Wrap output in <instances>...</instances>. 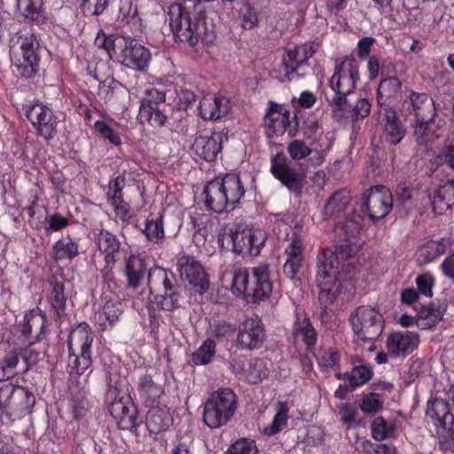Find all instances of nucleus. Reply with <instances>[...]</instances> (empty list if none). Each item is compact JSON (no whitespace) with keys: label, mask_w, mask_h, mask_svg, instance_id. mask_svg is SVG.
Segmentation results:
<instances>
[{"label":"nucleus","mask_w":454,"mask_h":454,"mask_svg":"<svg viewBox=\"0 0 454 454\" xmlns=\"http://www.w3.org/2000/svg\"><path fill=\"white\" fill-rule=\"evenodd\" d=\"M178 270L182 278L197 288L200 293H205L209 287L207 275L193 256L183 255L178 259Z\"/></svg>","instance_id":"5701e85b"},{"label":"nucleus","mask_w":454,"mask_h":454,"mask_svg":"<svg viewBox=\"0 0 454 454\" xmlns=\"http://www.w3.org/2000/svg\"><path fill=\"white\" fill-rule=\"evenodd\" d=\"M255 450L254 442L242 438L229 447L227 454H254Z\"/></svg>","instance_id":"774afa93"},{"label":"nucleus","mask_w":454,"mask_h":454,"mask_svg":"<svg viewBox=\"0 0 454 454\" xmlns=\"http://www.w3.org/2000/svg\"><path fill=\"white\" fill-rule=\"evenodd\" d=\"M266 240L265 232L261 229L232 225L224 227L218 234L217 242L221 248L231 250L239 254L256 255Z\"/></svg>","instance_id":"423d86ee"},{"label":"nucleus","mask_w":454,"mask_h":454,"mask_svg":"<svg viewBox=\"0 0 454 454\" xmlns=\"http://www.w3.org/2000/svg\"><path fill=\"white\" fill-rule=\"evenodd\" d=\"M452 242L450 238H442L439 240H430L427 242L420 251V256L424 258L425 262H430L438 256L443 254L447 248L451 247Z\"/></svg>","instance_id":"de8ad7c7"},{"label":"nucleus","mask_w":454,"mask_h":454,"mask_svg":"<svg viewBox=\"0 0 454 454\" xmlns=\"http://www.w3.org/2000/svg\"><path fill=\"white\" fill-rule=\"evenodd\" d=\"M270 171L290 192L301 195L304 187L303 173L292 163L283 152L271 155Z\"/></svg>","instance_id":"9d476101"},{"label":"nucleus","mask_w":454,"mask_h":454,"mask_svg":"<svg viewBox=\"0 0 454 454\" xmlns=\"http://www.w3.org/2000/svg\"><path fill=\"white\" fill-rule=\"evenodd\" d=\"M17 7L23 19L31 24L43 25L48 20V15L43 0H16Z\"/></svg>","instance_id":"2f4dec72"},{"label":"nucleus","mask_w":454,"mask_h":454,"mask_svg":"<svg viewBox=\"0 0 454 454\" xmlns=\"http://www.w3.org/2000/svg\"><path fill=\"white\" fill-rule=\"evenodd\" d=\"M231 292L243 295L247 303H256L268 299L272 292L269 265L239 268L233 273Z\"/></svg>","instance_id":"f03ea898"},{"label":"nucleus","mask_w":454,"mask_h":454,"mask_svg":"<svg viewBox=\"0 0 454 454\" xmlns=\"http://www.w3.org/2000/svg\"><path fill=\"white\" fill-rule=\"evenodd\" d=\"M151 60L150 50L139 43L137 39L127 35L114 61L134 71L145 73L149 69Z\"/></svg>","instance_id":"2eb2a0df"},{"label":"nucleus","mask_w":454,"mask_h":454,"mask_svg":"<svg viewBox=\"0 0 454 454\" xmlns=\"http://www.w3.org/2000/svg\"><path fill=\"white\" fill-rule=\"evenodd\" d=\"M118 17L121 23L131 25L133 32L142 31V20L137 14V6L131 2L126 1L121 4Z\"/></svg>","instance_id":"3c124183"},{"label":"nucleus","mask_w":454,"mask_h":454,"mask_svg":"<svg viewBox=\"0 0 454 454\" xmlns=\"http://www.w3.org/2000/svg\"><path fill=\"white\" fill-rule=\"evenodd\" d=\"M20 56L12 62V72L26 79L35 76L39 69V41L35 34L21 35Z\"/></svg>","instance_id":"f8f14e48"},{"label":"nucleus","mask_w":454,"mask_h":454,"mask_svg":"<svg viewBox=\"0 0 454 454\" xmlns=\"http://www.w3.org/2000/svg\"><path fill=\"white\" fill-rule=\"evenodd\" d=\"M137 390L147 406L154 405L157 400L163 394L162 386L155 382L153 377L149 374H145L139 377Z\"/></svg>","instance_id":"58836bf2"},{"label":"nucleus","mask_w":454,"mask_h":454,"mask_svg":"<svg viewBox=\"0 0 454 454\" xmlns=\"http://www.w3.org/2000/svg\"><path fill=\"white\" fill-rule=\"evenodd\" d=\"M25 115L35 129L36 135L51 140L57 133L58 120L53 111L42 103H34L24 107Z\"/></svg>","instance_id":"dca6fc26"},{"label":"nucleus","mask_w":454,"mask_h":454,"mask_svg":"<svg viewBox=\"0 0 454 454\" xmlns=\"http://www.w3.org/2000/svg\"><path fill=\"white\" fill-rule=\"evenodd\" d=\"M434 121V120H421V118H414V136L419 144L427 145L434 139V135L429 134L428 132L429 125Z\"/></svg>","instance_id":"bf43d9fd"},{"label":"nucleus","mask_w":454,"mask_h":454,"mask_svg":"<svg viewBox=\"0 0 454 454\" xmlns=\"http://www.w3.org/2000/svg\"><path fill=\"white\" fill-rule=\"evenodd\" d=\"M228 140V132L224 129L207 132L196 136L192 145L193 153L206 161H213L222 152L223 142Z\"/></svg>","instance_id":"f3484780"},{"label":"nucleus","mask_w":454,"mask_h":454,"mask_svg":"<svg viewBox=\"0 0 454 454\" xmlns=\"http://www.w3.org/2000/svg\"><path fill=\"white\" fill-rule=\"evenodd\" d=\"M372 105L370 101L362 98H359L355 106H352L346 98V106H333L331 107L333 116L334 119L340 121L346 118H351L352 120H359L367 117L371 113Z\"/></svg>","instance_id":"72a5a7b5"},{"label":"nucleus","mask_w":454,"mask_h":454,"mask_svg":"<svg viewBox=\"0 0 454 454\" xmlns=\"http://www.w3.org/2000/svg\"><path fill=\"white\" fill-rule=\"evenodd\" d=\"M373 372L366 364H361L352 367L350 372H344V376L353 388L367 383L372 377Z\"/></svg>","instance_id":"864d4df0"},{"label":"nucleus","mask_w":454,"mask_h":454,"mask_svg":"<svg viewBox=\"0 0 454 454\" xmlns=\"http://www.w3.org/2000/svg\"><path fill=\"white\" fill-rule=\"evenodd\" d=\"M403 107L414 118L434 120L438 108L434 99L425 92L411 90L403 102Z\"/></svg>","instance_id":"aec40b11"},{"label":"nucleus","mask_w":454,"mask_h":454,"mask_svg":"<svg viewBox=\"0 0 454 454\" xmlns=\"http://www.w3.org/2000/svg\"><path fill=\"white\" fill-rule=\"evenodd\" d=\"M86 395V391L83 388L78 387L71 388L68 407L73 414V419L76 420L85 417L89 411V402Z\"/></svg>","instance_id":"c03bdc74"},{"label":"nucleus","mask_w":454,"mask_h":454,"mask_svg":"<svg viewBox=\"0 0 454 454\" xmlns=\"http://www.w3.org/2000/svg\"><path fill=\"white\" fill-rule=\"evenodd\" d=\"M105 104L114 113L124 112L129 108L130 95L129 90L120 82L112 79L107 86L100 89Z\"/></svg>","instance_id":"bb28decb"},{"label":"nucleus","mask_w":454,"mask_h":454,"mask_svg":"<svg viewBox=\"0 0 454 454\" xmlns=\"http://www.w3.org/2000/svg\"><path fill=\"white\" fill-rule=\"evenodd\" d=\"M6 397L4 405L19 413V416H26L30 413L35 403V396L24 387H13L5 386L0 388V403Z\"/></svg>","instance_id":"4be33fe9"},{"label":"nucleus","mask_w":454,"mask_h":454,"mask_svg":"<svg viewBox=\"0 0 454 454\" xmlns=\"http://www.w3.org/2000/svg\"><path fill=\"white\" fill-rule=\"evenodd\" d=\"M147 286L149 293L154 294L158 308L173 311L181 306L182 287L176 277L170 270L155 266L148 270Z\"/></svg>","instance_id":"20e7f679"},{"label":"nucleus","mask_w":454,"mask_h":454,"mask_svg":"<svg viewBox=\"0 0 454 454\" xmlns=\"http://www.w3.org/2000/svg\"><path fill=\"white\" fill-rule=\"evenodd\" d=\"M94 243L107 265H114L119 259L121 241L118 237L106 229L94 233Z\"/></svg>","instance_id":"c85d7f7f"},{"label":"nucleus","mask_w":454,"mask_h":454,"mask_svg":"<svg viewBox=\"0 0 454 454\" xmlns=\"http://www.w3.org/2000/svg\"><path fill=\"white\" fill-rule=\"evenodd\" d=\"M351 201L349 192L346 190H338L334 192L327 200L323 209L324 220L337 217L344 212Z\"/></svg>","instance_id":"c9c22d12"},{"label":"nucleus","mask_w":454,"mask_h":454,"mask_svg":"<svg viewBox=\"0 0 454 454\" xmlns=\"http://www.w3.org/2000/svg\"><path fill=\"white\" fill-rule=\"evenodd\" d=\"M231 109L230 99L222 95L208 93L199 103V115L203 120H218L226 115Z\"/></svg>","instance_id":"cd10ccee"},{"label":"nucleus","mask_w":454,"mask_h":454,"mask_svg":"<svg viewBox=\"0 0 454 454\" xmlns=\"http://www.w3.org/2000/svg\"><path fill=\"white\" fill-rule=\"evenodd\" d=\"M95 130L105 139H107L114 145H120L121 139L120 136L104 121H97L94 123Z\"/></svg>","instance_id":"69168bd1"},{"label":"nucleus","mask_w":454,"mask_h":454,"mask_svg":"<svg viewBox=\"0 0 454 454\" xmlns=\"http://www.w3.org/2000/svg\"><path fill=\"white\" fill-rule=\"evenodd\" d=\"M171 424L170 414L164 408L151 406L147 417V427L151 433L165 431Z\"/></svg>","instance_id":"37998d69"},{"label":"nucleus","mask_w":454,"mask_h":454,"mask_svg":"<svg viewBox=\"0 0 454 454\" xmlns=\"http://www.w3.org/2000/svg\"><path fill=\"white\" fill-rule=\"evenodd\" d=\"M372 435L376 441L395 437L396 421L386 420L383 417H377L371 426Z\"/></svg>","instance_id":"09e8293b"},{"label":"nucleus","mask_w":454,"mask_h":454,"mask_svg":"<svg viewBox=\"0 0 454 454\" xmlns=\"http://www.w3.org/2000/svg\"><path fill=\"white\" fill-rule=\"evenodd\" d=\"M124 38V35H106L103 29H99L95 38V45L105 50L109 59L114 61Z\"/></svg>","instance_id":"79ce46f5"},{"label":"nucleus","mask_w":454,"mask_h":454,"mask_svg":"<svg viewBox=\"0 0 454 454\" xmlns=\"http://www.w3.org/2000/svg\"><path fill=\"white\" fill-rule=\"evenodd\" d=\"M446 310V300H437L428 306L422 307L416 318L408 314H403L400 317V324L403 326H411L416 324L421 329H430L442 319Z\"/></svg>","instance_id":"a211bd4d"},{"label":"nucleus","mask_w":454,"mask_h":454,"mask_svg":"<svg viewBox=\"0 0 454 454\" xmlns=\"http://www.w3.org/2000/svg\"><path fill=\"white\" fill-rule=\"evenodd\" d=\"M393 207V196L384 185H376L366 190L361 198L360 210L372 222L386 217Z\"/></svg>","instance_id":"ddd939ff"},{"label":"nucleus","mask_w":454,"mask_h":454,"mask_svg":"<svg viewBox=\"0 0 454 454\" xmlns=\"http://www.w3.org/2000/svg\"><path fill=\"white\" fill-rule=\"evenodd\" d=\"M49 285L51 286L49 301L55 315L60 318L65 315L66 310L67 296L64 293L65 285L63 282H59L56 279H51Z\"/></svg>","instance_id":"a18cd8bd"},{"label":"nucleus","mask_w":454,"mask_h":454,"mask_svg":"<svg viewBox=\"0 0 454 454\" xmlns=\"http://www.w3.org/2000/svg\"><path fill=\"white\" fill-rule=\"evenodd\" d=\"M146 270V262L144 258L137 254H129L124 261L127 286L137 289L144 280Z\"/></svg>","instance_id":"473e14b6"},{"label":"nucleus","mask_w":454,"mask_h":454,"mask_svg":"<svg viewBox=\"0 0 454 454\" xmlns=\"http://www.w3.org/2000/svg\"><path fill=\"white\" fill-rule=\"evenodd\" d=\"M349 320L357 340H374L383 332V316L370 306H359L352 312Z\"/></svg>","instance_id":"1a4fd4ad"},{"label":"nucleus","mask_w":454,"mask_h":454,"mask_svg":"<svg viewBox=\"0 0 454 454\" xmlns=\"http://www.w3.org/2000/svg\"><path fill=\"white\" fill-rule=\"evenodd\" d=\"M304 242L301 237L294 233L290 242L285 248L284 254L286 256L283 265V273L289 279L293 280L299 273L304 261Z\"/></svg>","instance_id":"b1692460"},{"label":"nucleus","mask_w":454,"mask_h":454,"mask_svg":"<svg viewBox=\"0 0 454 454\" xmlns=\"http://www.w3.org/2000/svg\"><path fill=\"white\" fill-rule=\"evenodd\" d=\"M356 253L357 247L350 243H341L326 248L317 257V270L325 268L327 273L333 272L340 278L342 272H349Z\"/></svg>","instance_id":"9b49d317"},{"label":"nucleus","mask_w":454,"mask_h":454,"mask_svg":"<svg viewBox=\"0 0 454 454\" xmlns=\"http://www.w3.org/2000/svg\"><path fill=\"white\" fill-rule=\"evenodd\" d=\"M426 417L442 431L453 434L454 416L450 411L449 403L442 399L432 397L427 402Z\"/></svg>","instance_id":"393cba45"},{"label":"nucleus","mask_w":454,"mask_h":454,"mask_svg":"<svg viewBox=\"0 0 454 454\" xmlns=\"http://www.w3.org/2000/svg\"><path fill=\"white\" fill-rule=\"evenodd\" d=\"M109 411L119 429L137 432L140 424L137 420V410L129 395L114 399L109 406Z\"/></svg>","instance_id":"6ab92c4d"},{"label":"nucleus","mask_w":454,"mask_h":454,"mask_svg":"<svg viewBox=\"0 0 454 454\" xmlns=\"http://www.w3.org/2000/svg\"><path fill=\"white\" fill-rule=\"evenodd\" d=\"M287 153L294 160L305 159L310 153V147L302 140H294L287 145Z\"/></svg>","instance_id":"338daca9"},{"label":"nucleus","mask_w":454,"mask_h":454,"mask_svg":"<svg viewBox=\"0 0 454 454\" xmlns=\"http://www.w3.org/2000/svg\"><path fill=\"white\" fill-rule=\"evenodd\" d=\"M316 282L319 289L318 301L325 309L336 299L340 286V278L335 273H327L325 268H321L317 270Z\"/></svg>","instance_id":"c756f323"},{"label":"nucleus","mask_w":454,"mask_h":454,"mask_svg":"<svg viewBox=\"0 0 454 454\" xmlns=\"http://www.w3.org/2000/svg\"><path fill=\"white\" fill-rule=\"evenodd\" d=\"M46 324L45 315L39 309H32L26 313L24 324L21 325V333L28 336L35 341H40L44 335Z\"/></svg>","instance_id":"f704fd0d"},{"label":"nucleus","mask_w":454,"mask_h":454,"mask_svg":"<svg viewBox=\"0 0 454 454\" xmlns=\"http://www.w3.org/2000/svg\"><path fill=\"white\" fill-rule=\"evenodd\" d=\"M138 119L140 122L147 121L152 127H163L168 117L160 106L153 107L144 105V107L139 109Z\"/></svg>","instance_id":"603ef678"},{"label":"nucleus","mask_w":454,"mask_h":454,"mask_svg":"<svg viewBox=\"0 0 454 454\" xmlns=\"http://www.w3.org/2000/svg\"><path fill=\"white\" fill-rule=\"evenodd\" d=\"M264 340L265 330L262 320L257 317L247 318L238 333V347L247 350L257 349Z\"/></svg>","instance_id":"412c9836"},{"label":"nucleus","mask_w":454,"mask_h":454,"mask_svg":"<svg viewBox=\"0 0 454 454\" xmlns=\"http://www.w3.org/2000/svg\"><path fill=\"white\" fill-rule=\"evenodd\" d=\"M110 0H81L80 8L84 15L98 16L109 5Z\"/></svg>","instance_id":"e2e57ef3"},{"label":"nucleus","mask_w":454,"mask_h":454,"mask_svg":"<svg viewBox=\"0 0 454 454\" xmlns=\"http://www.w3.org/2000/svg\"><path fill=\"white\" fill-rule=\"evenodd\" d=\"M142 231L147 240L158 243L164 238L163 216L160 215L156 219H147Z\"/></svg>","instance_id":"13d9d810"},{"label":"nucleus","mask_w":454,"mask_h":454,"mask_svg":"<svg viewBox=\"0 0 454 454\" xmlns=\"http://www.w3.org/2000/svg\"><path fill=\"white\" fill-rule=\"evenodd\" d=\"M341 357L340 350L334 348L324 350L323 353L317 358L318 364L325 368H335L338 367L339 362Z\"/></svg>","instance_id":"0e129e2a"},{"label":"nucleus","mask_w":454,"mask_h":454,"mask_svg":"<svg viewBox=\"0 0 454 454\" xmlns=\"http://www.w3.org/2000/svg\"><path fill=\"white\" fill-rule=\"evenodd\" d=\"M384 137L391 145L399 144L405 136V129L391 108H385Z\"/></svg>","instance_id":"4c0bfd02"},{"label":"nucleus","mask_w":454,"mask_h":454,"mask_svg":"<svg viewBox=\"0 0 454 454\" xmlns=\"http://www.w3.org/2000/svg\"><path fill=\"white\" fill-rule=\"evenodd\" d=\"M169 26L176 40L194 46L200 40L208 44L215 40V34L208 30L204 20L192 22L189 12L177 3L171 4L168 7Z\"/></svg>","instance_id":"7ed1b4c3"},{"label":"nucleus","mask_w":454,"mask_h":454,"mask_svg":"<svg viewBox=\"0 0 454 454\" xmlns=\"http://www.w3.org/2000/svg\"><path fill=\"white\" fill-rule=\"evenodd\" d=\"M362 228V218L357 214H352L345 217L342 222L335 225V231L339 234L343 233L348 238L356 237Z\"/></svg>","instance_id":"5fc2aeb1"},{"label":"nucleus","mask_w":454,"mask_h":454,"mask_svg":"<svg viewBox=\"0 0 454 454\" xmlns=\"http://www.w3.org/2000/svg\"><path fill=\"white\" fill-rule=\"evenodd\" d=\"M55 259L61 260H73L79 254V243L67 238H63L58 240L54 247Z\"/></svg>","instance_id":"8fccbe9b"},{"label":"nucleus","mask_w":454,"mask_h":454,"mask_svg":"<svg viewBox=\"0 0 454 454\" xmlns=\"http://www.w3.org/2000/svg\"><path fill=\"white\" fill-rule=\"evenodd\" d=\"M125 185V177L123 176H118L114 180L111 181L108 187L107 198L112 205L121 203L123 199L122 190Z\"/></svg>","instance_id":"680f3d73"},{"label":"nucleus","mask_w":454,"mask_h":454,"mask_svg":"<svg viewBox=\"0 0 454 454\" xmlns=\"http://www.w3.org/2000/svg\"><path fill=\"white\" fill-rule=\"evenodd\" d=\"M123 312V304L120 301H106L97 315V321L103 331L112 328Z\"/></svg>","instance_id":"a19ab883"},{"label":"nucleus","mask_w":454,"mask_h":454,"mask_svg":"<svg viewBox=\"0 0 454 454\" xmlns=\"http://www.w3.org/2000/svg\"><path fill=\"white\" fill-rule=\"evenodd\" d=\"M19 363L20 357L17 352L11 351L7 353L0 362V381L9 380L22 372L18 368Z\"/></svg>","instance_id":"6e6d98bb"},{"label":"nucleus","mask_w":454,"mask_h":454,"mask_svg":"<svg viewBox=\"0 0 454 454\" xmlns=\"http://www.w3.org/2000/svg\"><path fill=\"white\" fill-rule=\"evenodd\" d=\"M237 409V395L231 388L213 392L204 403L203 422L215 429L226 425Z\"/></svg>","instance_id":"6e6552de"},{"label":"nucleus","mask_w":454,"mask_h":454,"mask_svg":"<svg viewBox=\"0 0 454 454\" xmlns=\"http://www.w3.org/2000/svg\"><path fill=\"white\" fill-rule=\"evenodd\" d=\"M359 62L353 56L335 60L334 72L329 80L333 95L327 97L330 107L346 106V98L353 94L360 81Z\"/></svg>","instance_id":"39448f33"},{"label":"nucleus","mask_w":454,"mask_h":454,"mask_svg":"<svg viewBox=\"0 0 454 454\" xmlns=\"http://www.w3.org/2000/svg\"><path fill=\"white\" fill-rule=\"evenodd\" d=\"M292 340L294 345H305L310 351L317 341V333L305 314L296 313L292 330Z\"/></svg>","instance_id":"7c9ffc66"},{"label":"nucleus","mask_w":454,"mask_h":454,"mask_svg":"<svg viewBox=\"0 0 454 454\" xmlns=\"http://www.w3.org/2000/svg\"><path fill=\"white\" fill-rule=\"evenodd\" d=\"M419 334L413 332H395L388 334L386 347L391 356H405L411 354L419 345Z\"/></svg>","instance_id":"a878e982"},{"label":"nucleus","mask_w":454,"mask_h":454,"mask_svg":"<svg viewBox=\"0 0 454 454\" xmlns=\"http://www.w3.org/2000/svg\"><path fill=\"white\" fill-rule=\"evenodd\" d=\"M289 407L286 403H279L278 404L277 412L270 424L264 427L262 433L266 436H273L281 432L286 426L288 421Z\"/></svg>","instance_id":"49530a36"},{"label":"nucleus","mask_w":454,"mask_h":454,"mask_svg":"<svg viewBox=\"0 0 454 454\" xmlns=\"http://www.w3.org/2000/svg\"><path fill=\"white\" fill-rule=\"evenodd\" d=\"M384 399L380 394L368 393L362 398L360 409L366 414H375L383 406Z\"/></svg>","instance_id":"052dcab7"},{"label":"nucleus","mask_w":454,"mask_h":454,"mask_svg":"<svg viewBox=\"0 0 454 454\" xmlns=\"http://www.w3.org/2000/svg\"><path fill=\"white\" fill-rule=\"evenodd\" d=\"M402 88V82L396 76L381 78L377 89V103L380 109L387 107V100L395 96Z\"/></svg>","instance_id":"ea45409f"},{"label":"nucleus","mask_w":454,"mask_h":454,"mask_svg":"<svg viewBox=\"0 0 454 454\" xmlns=\"http://www.w3.org/2000/svg\"><path fill=\"white\" fill-rule=\"evenodd\" d=\"M93 332L85 323L77 325L68 337V369L70 374L82 375L91 365Z\"/></svg>","instance_id":"0eeeda50"},{"label":"nucleus","mask_w":454,"mask_h":454,"mask_svg":"<svg viewBox=\"0 0 454 454\" xmlns=\"http://www.w3.org/2000/svg\"><path fill=\"white\" fill-rule=\"evenodd\" d=\"M215 352V342L212 339H207L192 354V360L196 365H205L212 361Z\"/></svg>","instance_id":"4d7b16f0"},{"label":"nucleus","mask_w":454,"mask_h":454,"mask_svg":"<svg viewBox=\"0 0 454 454\" xmlns=\"http://www.w3.org/2000/svg\"><path fill=\"white\" fill-rule=\"evenodd\" d=\"M316 51L312 43H303L293 50H288L282 60L285 78L293 82L307 76L310 70L308 60L315 54Z\"/></svg>","instance_id":"4468645a"},{"label":"nucleus","mask_w":454,"mask_h":454,"mask_svg":"<svg viewBox=\"0 0 454 454\" xmlns=\"http://www.w3.org/2000/svg\"><path fill=\"white\" fill-rule=\"evenodd\" d=\"M278 106H270L264 119L265 133L268 137L283 135L289 125V116L277 109Z\"/></svg>","instance_id":"e433bc0d"},{"label":"nucleus","mask_w":454,"mask_h":454,"mask_svg":"<svg viewBox=\"0 0 454 454\" xmlns=\"http://www.w3.org/2000/svg\"><path fill=\"white\" fill-rule=\"evenodd\" d=\"M246 189L239 174L228 173L216 177L204 187V203L207 210L216 214L234 209L244 198Z\"/></svg>","instance_id":"f257e3e1"}]
</instances>
